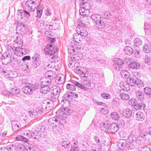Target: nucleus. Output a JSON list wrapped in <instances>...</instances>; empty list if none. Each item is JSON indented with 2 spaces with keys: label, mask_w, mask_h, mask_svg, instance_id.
Masks as SVG:
<instances>
[{
  "label": "nucleus",
  "mask_w": 151,
  "mask_h": 151,
  "mask_svg": "<svg viewBox=\"0 0 151 151\" xmlns=\"http://www.w3.org/2000/svg\"><path fill=\"white\" fill-rule=\"evenodd\" d=\"M84 71H81L80 70H76V73L80 75L81 81L82 83L80 84L78 82L74 80L71 81L72 83L76 85V86L80 88L81 89L86 90V88L92 89L94 88L95 84L89 81V78L88 74L87 73V70L86 68H84Z\"/></svg>",
  "instance_id": "nucleus-1"
},
{
  "label": "nucleus",
  "mask_w": 151,
  "mask_h": 151,
  "mask_svg": "<svg viewBox=\"0 0 151 151\" xmlns=\"http://www.w3.org/2000/svg\"><path fill=\"white\" fill-rule=\"evenodd\" d=\"M136 140V137L134 135L128 137L127 142L125 139H120L118 142L117 145L120 148L132 149L135 146L134 142Z\"/></svg>",
  "instance_id": "nucleus-2"
},
{
  "label": "nucleus",
  "mask_w": 151,
  "mask_h": 151,
  "mask_svg": "<svg viewBox=\"0 0 151 151\" xmlns=\"http://www.w3.org/2000/svg\"><path fill=\"white\" fill-rule=\"evenodd\" d=\"M57 49L56 46H52V45H47L45 48V51L46 54L50 55V58L52 59V62L57 63L60 60L59 58L55 55L57 52Z\"/></svg>",
  "instance_id": "nucleus-3"
},
{
  "label": "nucleus",
  "mask_w": 151,
  "mask_h": 151,
  "mask_svg": "<svg viewBox=\"0 0 151 151\" xmlns=\"http://www.w3.org/2000/svg\"><path fill=\"white\" fill-rule=\"evenodd\" d=\"M81 45L79 42H76L75 41L71 42L70 47L68 48V52L73 56L71 58L77 59L76 56L78 52V50L81 48Z\"/></svg>",
  "instance_id": "nucleus-4"
},
{
  "label": "nucleus",
  "mask_w": 151,
  "mask_h": 151,
  "mask_svg": "<svg viewBox=\"0 0 151 151\" xmlns=\"http://www.w3.org/2000/svg\"><path fill=\"white\" fill-rule=\"evenodd\" d=\"M38 88V86L36 84L34 85L30 83H27L22 88V91L25 93L31 94Z\"/></svg>",
  "instance_id": "nucleus-5"
},
{
  "label": "nucleus",
  "mask_w": 151,
  "mask_h": 151,
  "mask_svg": "<svg viewBox=\"0 0 151 151\" xmlns=\"http://www.w3.org/2000/svg\"><path fill=\"white\" fill-rule=\"evenodd\" d=\"M32 66L33 68H37L41 63L40 56L37 53H35L32 57Z\"/></svg>",
  "instance_id": "nucleus-6"
},
{
  "label": "nucleus",
  "mask_w": 151,
  "mask_h": 151,
  "mask_svg": "<svg viewBox=\"0 0 151 151\" xmlns=\"http://www.w3.org/2000/svg\"><path fill=\"white\" fill-rule=\"evenodd\" d=\"M85 26L86 24H84L81 23L79 24L76 27V32L82 36H86L88 34L87 31L85 27Z\"/></svg>",
  "instance_id": "nucleus-7"
},
{
  "label": "nucleus",
  "mask_w": 151,
  "mask_h": 151,
  "mask_svg": "<svg viewBox=\"0 0 151 151\" xmlns=\"http://www.w3.org/2000/svg\"><path fill=\"white\" fill-rule=\"evenodd\" d=\"M55 82L56 83L60 85L61 88L63 89V86L65 81V76L62 74H58L56 77L55 79Z\"/></svg>",
  "instance_id": "nucleus-8"
},
{
  "label": "nucleus",
  "mask_w": 151,
  "mask_h": 151,
  "mask_svg": "<svg viewBox=\"0 0 151 151\" xmlns=\"http://www.w3.org/2000/svg\"><path fill=\"white\" fill-rule=\"evenodd\" d=\"M26 9L28 11H33L36 8V4L35 2L32 0H29L27 1L25 4Z\"/></svg>",
  "instance_id": "nucleus-9"
},
{
  "label": "nucleus",
  "mask_w": 151,
  "mask_h": 151,
  "mask_svg": "<svg viewBox=\"0 0 151 151\" xmlns=\"http://www.w3.org/2000/svg\"><path fill=\"white\" fill-rule=\"evenodd\" d=\"M24 148L27 151H34V148L32 145L29 144H26V146L25 147L19 142L17 150L22 151Z\"/></svg>",
  "instance_id": "nucleus-10"
},
{
  "label": "nucleus",
  "mask_w": 151,
  "mask_h": 151,
  "mask_svg": "<svg viewBox=\"0 0 151 151\" xmlns=\"http://www.w3.org/2000/svg\"><path fill=\"white\" fill-rule=\"evenodd\" d=\"M16 15L18 20H22V22H25L27 19V17L25 16L24 13L22 10H18Z\"/></svg>",
  "instance_id": "nucleus-11"
},
{
  "label": "nucleus",
  "mask_w": 151,
  "mask_h": 151,
  "mask_svg": "<svg viewBox=\"0 0 151 151\" xmlns=\"http://www.w3.org/2000/svg\"><path fill=\"white\" fill-rule=\"evenodd\" d=\"M49 124L51 126H59L60 124V122L58 120L57 117H53L49 119L48 121Z\"/></svg>",
  "instance_id": "nucleus-12"
},
{
  "label": "nucleus",
  "mask_w": 151,
  "mask_h": 151,
  "mask_svg": "<svg viewBox=\"0 0 151 151\" xmlns=\"http://www.w3.org/2000/svg\"><path fill=\"white\" fill-rule=\"evenodd\" d=\"M9 61L6 62L7 63H8L9 62H11V65L13 67H17L19 66L20 64V61L18 60L17 58L14 57L9 58L8 59H7Z\"/></svg>",
  "instance_id": "nucleus-13"
},
{
  "label": "nucleus",
  "mask_w": 151,
  "mask_h": 151,
  "mask_svg": "<svg viewBox=\"0 0 151 151\" xmlns=\"http://www.w3.org/2000/svg\"><path fill=\"white\" fill-rule=\"evenodd\" d=\"M61 88V87L59 86H54L50 89V92L53 95H57L60 92Z\"/></svg>",
  "instance_id": "nucleus-14"
},
{
  "label": "nucleus",
  "mask_w": 151,
  "mask_h": 151,
  "mask_svg": "<svg viewBox=\"0 0 151 151\" xmlns=\"http://www.w3.org/2000/svg\"><path fill=\"white\" fill-rule=\"evenodd\" d=\"M140 134L141 137H142L143 139H146L148 141L150 138L151 137V134L148 132H145V130L140 131Z\"/></svg>",
  "instance_id": "nucleus-15"
},
{
  "label": "nucleus",
  "mask_w": 151,
  "mask_h": 151,
  "mask_svg": "<svg viewBox=\"0 0 151 151\" xmlns=\"http://www.w3.org/2000/svg\"><path fill=\"white\" fill-rule=\"evenodd\" d=\"M110 123L109 122H106L101 124L100 128L103 132H106L109 130V127Z\"/></svg>",
  "instance_id": "nucleus-16"
},
{
  "label": "nucleus",
  "mask_w": 151,
  "mask_h": 151,
  "mask_svg": "<svg viewBox=\"0 0 151 151\" xmlns=\"http://www.w3.org/2000/svg\"><path fill=\"white\" fill-rule=\"evenodd\" d=\"M119 126L114 123L109 124V130L111 133L116 132L119 130Z\"/></svg>",
  "instance_id": "nucleus-17"
},
{
  "label": "nucleus",
  "mask_w": 151,
  "mask_h": 151,
  "mask_svg": "<svg viewBox=\"0 0 151 151\" xmlns=\"http://www.w3.org/2000/svg\"><path fill=\"white\" fill-rule=\"evenodd\" d=\"M25 29V27L23 23H18L16 27V30L18 32H17L16 33L17 34L18 32L19 33L21 32H24Z\"/></svg>",
  "instance_id": "nucleus-18"
},
{
  "label": "nucleus",
  "mask_w": 151,
  "mask_h": 151,
  "mask_svg": "<svg viewBox=\"0 0 151 151\" xmlns=\"http://www.w3.org/2000/svg\"><path fill=\"white\" fill-rule=\"evenodd\" d=\"M70 93H71V92L68 91L67 92V93H65L63 97V99H62L61 100V103H63L64 104V102L65 103H68L69 102L68 100L69 98H70L71 96V95L70 94Z\"/></svg>",
  "instance_id": "nucleus-19"
},
{
  "label": "nucleus",
  "mask_w": 151,
  "mask_h": 151,
  "mask_svg": "<svg viewBox=\"0 0 151 151\" xmlns=\"http://www.w3.org/2000/svg\"><path fill=\"white\" fill-rule=\"evenodd\" d=\"M132 111L130 109L127 108L124 109L122 112L123 115L125 117L128 118L131 116Z\"/></svg>",
  "instance_id": "nucleus-20"
},
{
  "label": "nucleus",
  "mask_w": 151,
  "mask_h": 151,
  "mask_svg": "<svg viewBox=\"0 0 151 151\" xmlns=\"http://www.w3.org/2000/svg\"><path fill=\"white\" fill-rule=\"evenodd\" d=\"M70 110L67 108H60L56 112V114L60 113L63 115L64 114L65 115H68L69 114V111Z\"/></svg>",
  "instance_id": "nucleus-21"
},
{
  "label": "nucleus",
  "mask_w": 151,
  "mask_h": 151,
  "mask_svg": "<svg viewBox=\"0 0 151 151\" xmlns=\"http://www.w3.org/2000/svg\"><path fill=\"white\" fill-rule=\"evenodd\" d=\"M42 85L47 86L50 84L52 82L51 78L49 77H45L40 80Z\"/></svg>",
  "instance_id": "nucleus-22"
},
{
  "label": "nucleus",
  "mask_w": 151,
  "mask_h": 151,
  "mask_svg": "<svg viewBox=\"0 0 151 151\" xmlns=\"http://www.w3.org/2000/svg\"><path fill=\"white\" fill-rule=\"evenodd\" d=\"M41 86L40 91L41 93L45 94L47 93L50 90V88L48 86L44 85Z\"/></svg>",
  "instance_id": "nucleus-23"
},
{
  "label": "nucleus",
  "mask_w": 151,
  "mask_h": 151,
  "mask_svg": "<svg viewBox=\"0 0 151 151\" xmlns=\"http://www.w3.org/2000/svg\"><path fill=\"white\" fill-rule=\"evenodd\" d=\"M137 78H133L132 77H129L127 78V82L128 85L131 86H133L135 85Z\"/></svg>",
  "instance_id": "nucleus-24"
},
{
  "label": "nucleus",
  "mask_w": 151,
  "mask_h": 151,
  "mask_svg": "<svg viewBox=\"0 0 151 151\" xmlns=\"http://www.w3.org/2000/svg\"><path fill=\"white\" fill-rule=\"evenodd\" d=\"M17 123V121L16 120H13L11 122L12 129L14 132H16L19 129V126Z\"/></svg>",
  "instance_id": "nucleus-25"
},
{
  "label": "nucleus",
  "mask_w": 151,
  "mask_h": 151,
  "mask_svg": "<svg viewBox=\"0 0 151 151\" xmlns=\"http://www.w3.org/2000/svg\"><path fill=\"white\" fill-rule=\"evenodd\" d=\"M135 118L137 121H142L145 118L144 113L141 112H138L136 114Z\"/></svg>",
  "instance_id": "nucleus-26"
},
{
  "label": "nucleus",
  "mask_w": 151,
  "mask_h": 151,
  "mask_svg": "<svg viewBox=\"0 0 151 151\" xmlns=\"http://www.w3.org/2000/svg\"><path fill=\"white\" fill-rule=\"evenodd\" d=\"M73 41L76 42H79L83 40L82 36L77 32L76 33H75L73 35Z\"/></svg>",
  "instance_id": "nucleus-27"
},
{
  "label": "nucleus",
  "mask_w": 151,
  "mask_h": 151,
  "mask_svg": "<svg viewBox=\"0 0 151 151\" xmlns=\"http://www.w3.org/2000/svg\"><path fill=\"white\" fill-rule=\"evenodd\" d=\"M145 106V105L142 102L139 103H137L136 102L134 104L133 106L135 110H137L140 109L141 107L144 108Z\"/></svg>",
  "instance_id": "nucleus-28"
},
{
  "label": "nucleus",
  "mask_w": 151,
  "mask_h": 151,
  "mask_svg": "<svg viewBox=\"0 0 151 151\" xmlns=\"http://www.w3.org/2000/svg\"><path fill=\"white\" fill-rule=\"evenodd\" d=\"M140 67L139 64L136 62L131 63L128 65V67L134 69H138Z\"/></svg>",
  "instance_id": "nucleus-29"
},
{
  "label": "nucleus",
  "mask_w": 151,
  "mask_h": 151,
  "mask_svg": "<svg viewBox=\"0 0 151 151\" xmlns=\"http://www.w3.org/2000/svg\"><path fill=\"white\" fill-rule=\"evenodd\" d=\"M143 51L146 53H148L151 51V46L149 44H146L143 47Z\"/></svg>",
  "instance_id": "nucleus-30"
},
{
  "label": "nucleus",
  "mask_w": 151,
  "mask_h": 151,
  "mask_svg": "<svg viewBox=\"0 0 151 151\" xmlns=\"http://www.w3.org/2000/svg\"><path fill=\"white\" fill-rule=\"evenodd\" d=\"M136 97L137 99L142 101L144 99V94L143 93L139 91L136 92Z\"/></svg>",
  "instance_id": "nucleus-31"
},
{
  "label": "nucleus",
  "mask_w": 151,
  "mask_h": 151,
  "mask_svg": "<svg viewBox=\"0 0 151 151\" xmlns=\"http://www.w3.org/2000/svg\"><path fill=\"white\" fill-rule=\"evenodd\" d=\"M79 63L78 62H77V61L75 62V64L74 66V67H73V70H74V72L76 73V70H80L81 71H84V70L83 69L84 68H85L84 67H79Z\"/></svg>",
  "instance_id": "nucleus-32"
},
{
  "label": "nucleus",
  "mask_w": 151,
  "mask_h": 151,
  "mask_svg": "<svg viewBox=\"0 0 151 151\" xmlns=\"http://www.w3.org/2000/svg\"><path fill=\"white\" fill-rule=\"evenodd\" d=\"M18 145L19 142H14L11 145L8 146V148H9L11 151L13 150H17Z\"/></svg>",
  "instance_id": "nucleus-33"
},
{
  "label": "nucleus",
  "mask_w": 151,
  "mask_h": 151,
  "mask_svg": "<svg viewBox=\"0 0 151 151\" xmlns=\"http://www.w3.org/2000/svg\"><path fill=\"white\" fill-rule=\"evenodd\" d=\"M124 51L125 53L127 55H129L132 54L133 52V50L130 46H127L124 48Z\"/></svg>",
  "instance_id": "nucleus-34"
},
{
  "label": "nucleus",
  "mask_w": 151,
  "mask_h": 151,
  "mask_svg": "<svg viewBox=\"0 0 151 151\" xmlns=\"http://www.w3.org/2000/svg\"><path fill=\"white\" fill-rule=\"evenodd\" d=\"M142 41L139 38H137L134 39L133 40V44L135 46H138L142 45Z\"/></svg>",
  "instance_id": "nucleus-35"
},
{
  "label": "nucleus",
  "mask_w": 151,
  "mask_h": 151,
  "mask_svg": "<svg viewBox=\"0 0 151 151\" xmlns=\"http://www.w3.org/2000/svg\"><path fill=\"white\" fill-rule=\"evenodd\" d=\"M144 142V139H142V137H141L140 135L138 137L136 138V140L134 142V143H135V146L137 145H139L141 143H143Z\"/></svg>",
  "instance_id": "nucleus-36"
},
{
  "label": "nucleus",
  "mask_w": 151,
  "mask_h": 151,
  "mask_svg": "<svg viewBox=\"0 0 151 151\" xmlns=\"http://www.w3.org/2000/svg\"><path fill=\"white\" fill-rule=\"evenodd\" d=\"M96 22V25L98 28L101 29L104 27L105 26L104 23L101 19L97 21Z\"/></svg>",
  "instance_id": "nucleus-37"
},
{
  "label": "nucleus",
  "mask_w": 151,
  "mask_h": 151,
  "mask_svg": "<svg viewBox=\"0 0 151 151\" xmlns=\"http://www.w3.org/2000/svg\"><path fill=\"white\" fill-rule=\"evenodd\" d=\"M119 97L124 100H127L129 99V96L127 93H121L119 94Z\"/></svg>",
  "instance_id": "nucleus-38"
},
{
  "label": "nucleus",
  "mask_w": 151,
  "mask_h": 151,
  "mask_svg": "<svg viewBox=\"0 0 151 151\" xmlns=\"http://www.w3.org/2000/svg\"><path fill=\"white\" fill-rule=\"evenodd\" d=\"M29 114L30 116L32 118H37L38 116V113L35 111H30Z\"/></svg>",
  "instance_id": "nucleus-39"
},
{
  "label": "nucleus",
  "mask_w": 151,
  "mask_h": 151,
  "mask_svg": "<svg viewBox=\"0 0 151 151\" xmlns=\"http://www.w3.org/2000/svg\"><path fill=\"white\" fill-rule=\"evenodd\" d=\"M71 83H68L66 85V88L68 90L74 91L76 90V87L75 85L73 84L71 82ZM75 86H76L75 85Z\"/></svg>",
  "instance_id": "nucleus-40"
},
{
  "label": "nucleus",
  "mask_w": 151,
  "mask_h": 151,
  "mask_svg": "<svg viewBox=\"0 0 151 151\" xmlns=\"http://www.w3.org/2000/svg\"><path fill=\"white\" fill-rule=\"evenodd\" d=\"M57 116H58L57 117L58 120H59L60 122H61V121H63L65 120V119L66 118V116L65 115H63L60 113H58L57 114Z\"/></svg>",
  "instance_id": "nucleus-41"
},
{
  "label": "nucleus",
  "mask_w": 151,
  "mask_h": 151,
  "mask_svg": "<svg viewBox=\"0 0 151 151\" xmlns=\"http://www.w3.org/2000/svg\"><path fill=\"white\" fill-rule=\"evenodd\" d=\"M91 18L93 20L96 22L97 21L100 19L101 17L99 14H94L91 15Z\"/></svg>",
  "instance_id": "nucleus-42"
},
{
  "label": "nucleus",
  "mask_w": 151,
  "mask_h": 151,
  "mask_svg": "<svg viewBox=\"0 0 151 151\" xmlns=\"http://www.w3.org/2000/svg\"><path fill=\"white\" fill-rule=\"evenodd\" d=\"M78 57V55H76V58L77 59H74V60H70L69 62V63L68 64V65L70 68L72 69L73 70V67H74V66L75 64V62H76V61L75 60H79L78 59H77V57ZM72 59H73L72 58Z\"/></svg>",
  "instance_id": "nucleus-43"
},
{
  "label": "nucleus",
  "mask_w": 151,
  "mask_h": 151,
  "mask_svg": "<svg viewBox=\"0 0 151 151\" xmlns=\"http://www.w3.org/2000/svg\"><path fill=\"white\" fill-rule=\"evenodd\" d=\"M114 60L115 65H122L124 64L123 61L120 58H115Z\"/></svg>",
  "instance_id": "nucleus-44"
},
{
  "label": "nucleus",
  "mask_w": 151,
  "mask_h": 151,
  "mask_svg": "<svg viewBox=\"0 0 151 151\" xmlns=\"http://www.w3.org/2000/svg\"><path fill=\"white\" fill-rule=\"evenodd\" d=\"M144 61L145 63L149 64L151 62V58L150 56L146 55L144 57Z\"/></svg>",
  "instance_id": "nucleus-45"
},
{
  "label": "nucleus",
  "mask_w": 151,
  "mask_h": 151,
  "mask_svg": "<svg viewBox=\"0 0 151 151\" xmlns=\"http://www.w3.org/2000/svg\"><path fill=\"white\" fill-rule=\"evenodd\" d=\"M112 118L115 120H118L119 119V115L116 112H114L111 113L110 115Z\"/></svg>",
  "instance_id": "nucleus-46"
},
{
  "label": "nucleus",
  "mask_w": 151,
  "mask_h": 151,
  "mask_svg": "<svg viewBox=\"0 0 151 151\" xmlns=\"http://www.w3.org/2000/svg\"><path fill=\"white\" fill-rule=\"evenodd\" d=\"M45 68H47L48 70L50 71H52V70L54 67V65H53V63H50L48 64H45Z\"/></svg>",
  "instance_id": "nucleus-47"
},
{
  "label": "nucleus",
  "mask_w": 151,
  "mask_h": 151,
  "mask_svg": "<svg viewBox=\"0 0 151 151\" xmlns=\"http://www.w3.org/2000/svg\"><path fill=\"white\" fill-rule=\"evenodd\" d=\"M135 85H136L138 87L140 88L144 86V84L141 81L137 78Z\"/></svg>",
  "instance_id": "nucleus-48"
},
{
  "label": "nucleus",
  "mask_w": 151,
  "mask_h": 151,
  "mask_svg": "<svg viewBox=\"0 0 151 151\" xmlns=\"http://www.w3.org/2000/svg\"><path fill=\"white\" fill-rule=\"evenodd\" d=\"M24 135L28 139H30L32 137V132L29 130H27L24 133Z\"/></svg>",
  "instance_id": "nucleus-49"
},
{
  "label": "nucleus",
  "mask_w": 151,
  "mask_h": 151,
  "mask_svg": "<svg viewBox=\"0 0 151 151\" xmlns=\"http://www.w3.org/2000/svg\"><path fill=\"white\" fill-rule=\"evenodd\" d=\"M62 145L66 148H69L71 145L70 143L68 141H64L62 143Z\"/></svg>",
  "instance_id": "nucleus-50"
},
{
  "label": "nucleus",
  "mask_w": 151,
  "mask_h": 151,
  "mask_svg": "<svg viewBox=\"0 0 151 151\" xmlns=\"http://www.w3.org/2000/svg\"><path fill=\"white\" fill-rule=\"evenodd\" d=\"M23 45V41L22 40H19V42H14V47L15 48H17L19 47H21Z\"/></svg>",
  "instance_id": "nucleus-51"
},
{
  "label": "nucleus",
  "mask_w": 151,
  "mask_h": 151,
  "mask_svg": "<svg viewBox=\"0 0 151 151\" xmlns=\"http://www.w3.org/2000/svg\"><path fill=\"white\" fill-rule=\"evenodd\" d=\"M58 126H55L53 127L52 130L53 132L56 134L60 133V131L61 130V128L58 127Z\"/></svg>",
  "instance_id": "nucleus-52"
},
{
  "label": "nucleus",
  "mask_w": 151,
  "mask_h": 151,
  "mask_svg": "<svg viewBox=\"0 0 151 151\" xmlns=\"http://www.w3.org/2000/svg\"><path fill=\"white\" fill-rule=\"evenodd\" d=\"M21 47H18L15 48L14 50V54H18L20 55H22V48H21Z\"/></svg>",
  "instance_id": "nucleus-53"
},
{
  "label": "nucleus",
  "mask_w": 151,
  "mask_h": 151,
  "mask_svg": "<svg viewBox=\"0 0 151 151\" xmlns=\"http://www.w3.org/2000/svg\"><path fill=\"white\" fill-rule=\"evenodd\" d=\"M10 74H9L8 78H14L16 77L17 76V72L14 71H11L9 72Z\"/></svg>",
  "instance_id": "nucleus-54"
},
{
  "label": "nucleus",
  "mask_w": 151,
  "mask_h": 151,
  "mask_svg": "<svg viewBox=\"0 0 151 151\" xmlns=\"http://www.w3.org/2000/svg\"><path fill=\"white\" fill-rule=\"evenodd\" d=\"M145 93L147 95H150L151 94V88L149 87H146L144 89Z\"/></svg>",
  "instance_id": "nucleus-55"
},
{
  "label": "nucleus",
  "mask_w": 151,
  "mask_h": 151,
  "mask_svg": "<svg viewBox=\"0 0 151 151\" xmlns=\"http://www.w3.org/2000/svg\"><path fill=\"white\" fill-rule=\"evenodd\" d=\"M111 15L110 12L106 11L104 13V17L106 19H108L111 18Z\"/></svg>",
  "instance_id": "nucleus-56"
},
{
  "label": "nucleus",
  "mask_w": 151,
  "mask_h": 151,
  "mask_svg": "<svg viewBox=\"0 0 151 151\" xmlns=\"http://www.w3.org/2000/svg\"><path fill=\"white\" fill-rule=\"evenodd\" d=\"M37 9V14L38 17L40 18L42 14V10L39 6H38Z\"/></svg>",
  "instance_id": "nucleus-57"
},
{
  "label": "nucleus",
  "mask_w": 151,
  "mask_h": 151,
  "mask_svg": "<svg viewBox=\"0 0 151 151\" xmlns=\"http://www.w3.org/2000/svg\"><path fill=\"white\" fill-rule=\"evenodd\" d=\"M40 24L43 25V27L46 30H48L49 29H50L51 30L52 29V28H51V26H49V27L48 25L46 24H45L44 22H42V23H40Z\"/></svg>",
  "instance_id": "nucleus-58"
},
{
  "label": "nucleus",
  "mask_w": 151,
  "mask_h": 151,
  "mask_svg": "<svg viewBox=\"0 0 151 151\" xmlns=\"http://www.w3.org/2000/svg\"><path fill=\"white\" fill-rule=\"evenodd\" d=\"M14 49L11 47L9 46L8 47V52L9 53V54L7 55V53H5V54H6L7 55H9V58L11 57V55H10V54H12L13 52L14 53Z\"/></svg>",
  "instance_id": "nucleus-59"
},
{
  "label": "nucleus",
  "mask_w": 151,
  "mask_h": 151,
  "mask_svg": "<svg viewBox=\"0 0 151 151\" xmlns=\"http://www.w3.org/2000/svg\"><path fill=\"white\" fill-rule=\"evenodd\" d=\"M49 26H51V28H52V29H58L59 27V25L58 23H55L54 24H53V25L49 24Z\"/></svg>",
  "instance_id": "nucleus-60"
},
{
  "label": "nucleus",
  "mask_w": 151,
  "mask_h": 151,
  "mask_svg": "<svg viewBox=\"0 0 151 151\" xmlns=\"http://www.w3.org/2000/svg\"><path fill=\"white\" fill-rule=\"evenodd\" d=\"M136 100L134 99H132L128 101V104L129 105L132 106L133 107L136 103Z\"/></svg>",
  "instance_id": "nucleus-61"
},
{
  "label": "nucleus",
  "mask_w": 151,
  "mask_h": 151,
  "mask_svg": "<svg viewBox=\"0 0 151 151\" xmlns=\"http://www.w3.org/2000/svg\"><path fill=\"white\" fill-rule=\"evenodd\" d=\"M144 27V29L145 33H146V30L147 29H151V25L150 24H147L146 23H145Z\"/></svg>",
  "instance_id": "nucleus-62"
},
{
  "label": "nucleus",
  "mask_w": 151,
  "mask_h": 151,
  "mask_svg": "<svg viewBox=\"0 0 151 151\" xmlns=\"http://www.w3.org/2000/svg\"><path fill=\"white\" fill-rule=\"evenodd\" d=\"M101 95L102 97L105 99H108L110 98V96L109 94L106 93H101Z\"/></svg>",
  "instance_id": "nucleus-63"
},
{
  "label": "nucleus",
  "mask_w": 151,
  "mask_h": 151,
  "mask_svg": "<svg viewBox=\"0 0 151 151\" xmlns=\"http://www.w3.org/2000/svg\"><path fill=\"white\" fill-rule=\"evenodd\" d=\"M94 139L95 142L99 145H101V142L99 137L97 136H95L94 137Z\"/></svg>",
  "instance_id": "nucleus-64"
}]
</instances>
